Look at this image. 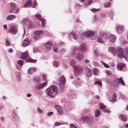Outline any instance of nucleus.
<instances>
[{
  "label": "nucleus",
  "mask_w": 128,
  "mask_h": 128,
  "mask_svg": "<svg viewBox=\"0 0 128 128\" xmlns=\"http://www.w3.org/2000/svg\"><path fill=\"white\" fill-rule=\"evenodd\" d=\"M57 48L56 47L54 46L53 47V51L54 52H57Z\"/></svg>",
  "instance_id": "obj_62"
},
{
  "label": "nucleus",
  "mask_w": 128,
  "mask_h": 128,
  "mask_svg": "<svg viewBox=\"0 0 128 128\" xmlns=\"http://www.w3.org/2000/svg\"><path fill=\"white\" fill-rule=\"evenodd\" d=\"M52 42H48L44 44V45L47 49H49L52 47Z\"/></svg>",
  "instance_id": "obj_20"
},
{
  "label": "nucleus",
  "mask_w": 128,
  "mask_h": 128,
  "mask_svg": "<svg viewBox=\"0 0 128 128\" xmlns=\"http://www.w3.org/2000/svg\"><path fill=\"white\" fill-rule=\"evenodd\" d=\"M27 62H36L37 61L36 60H34L31 58L28 59L26 60Z\"/></svg>",
  "instance_id": "obj_40"
},
{
  "label": "nucleus",
  "mask_w": 128,
  "mask_h": 128,
  "mask_svg": "<svg viewBox=\"0 0 128 128\" xmlns=\"http://www.w3.org/2000/svg\"><path fill=\"white\" fill-rule=\"evenodd\" d=\"M9 5L11 8L10 11H12L14 10L16 7L15 5L13 3H10L9 4Z\"/></svg>",
  "instance_id": "obj_36"
},
{
  "label": "nucleus",
  "mask_w": 128,
  "mask_h": 128,
  "mask_svg": "<svg viewBox=\"0 0 128 128\" xmlns=\"http://www.w3.org/2000/svg\"><path fill=\"white\" fill-rule=\"evenodd\" d=\"M118 56L121 58H125L128 54V48H125L123 50L120 48H118L117 50Z\"/></svg>",
  "instance_id": "obj_4"
},
{
  "label": "nucleus",
  "mask_w": 128,
  "mask_h": 128,
  "mask_svg": "<svg viewBox=\"0 0 128 128\" xmlns=\"http://www.w3.org/2000/svg\"><path fill=\"white\" fill-rule=\"evenodd\" d=\"M72 83L74 84L76 87H78L80 86L82 84V81L80 80V78H78L74 79V80L72 82Z\"/></svg>",
  "instance_id": "obj_9"
},
{
  "label": "nucleus",
  "mask_w": 128,
  "mask_h": 128,
  "mask_svg": "<svg viewBox=\"0 0 128 128\" xmlns=\"http://www.w3.org/2000/svg\"><path fill=\"white\" fill-rule=\"evenodd\" d=\"M16 18V16L13 15H9L6 18L7 19L9 20H12L13 18L15 19Z\"/></svg>",
  "instance_id": "obj_34"
},
{
  "label": "nucleus",
  "mask_w": 128,
  "mask_h": 128,
  "mask_svg": "<svg viewBox=\"0 0 128 128\" xmlns=\"http://www.w3.org/2000/svg\"><path fill=\"white\" fill-rule=\"evenodd\" d=\"M43 34V30H38L36 31L34 33L33 38L35 40H37L40 38V36Z\"/></svg>",
  "instance_id": "obj_10"
},
{
  "label": "nucleus",
  "mask_w": 128,
  "mask_h": 128,
  "mask_svg": "<svg viewBox=\"0 0 128 128\" xmlns=\"http://www.w3.org/2000/svg\"><path fill=\"white\" fill-rule=\"evenodd\" d=\"M36 70L35 68L32 67L29 68L28 70V74H30L34 72Z\"/></svg>",
  "instance_id": "obj_24"
},
{
  "label": "nucleus",
  "mask_w": 128,
  "mask_h": 128,
  "mask_svg": "<svg viewBox=\"0 0 128 128\" xmlns=\"http://www.w3.org/2000/svg\"><path fill=\"white\" fill-rule=\"evenodd\" d=\"M117 50V49L116 50L115 48L113 47H110L108 48V52H111L114 56H115L116 54H118Z\"/></svg>",
  "instance_id": "obj_14"
},
{
  "label": "nucleus",
  "mask_w": 128,
  "mask_h": 128,
  "mask_svg": "<svg viewBox=\"0 0 128 128\" xmlns=\"http://www.w3.org/2000/svg\"><path fill=\"white\" fill-rule=\"evenodd\" d=\"M73 51V52L74 55V56L75 54H76L77 51V48L76 47H74L72 49Z\"/></svg>",
  "instance_id": "obj_43"
},
{
  "label": "nucleus",
  "mask_w": 128,
  "mask_h": 128,
  "mask_svg": "<svg viewBox=\"0 0 128 128\" xmlns=\"http://www.w3.org/2000/svg\"><path fill=\"white\" fill-rule=\"evenodd\" d=\"M28 56L27 51L21 53L20 58L23 60H25Z\"/></svg>",
  "instance_id": "obj_17"
},
{
  "label": "nucleus",
  "mask_w": 128,
  "mask_h": 128,
  "mask_svg": "<svg viewBox=\"0 0 128 128\" xmlns=\"http://www.w3.org/2000/svg\"><path fill=\"white\" fill-rule=\"evenodd\" d=\"M74 56L76 57V59L78 60H81L83 58V54L79 52L77 53L76 54H75Z\"/></svg>",
  "instance_id": "obj_16"
},
{
  "label": "nucleus",
  "mask_w": 128,
  "mask_h": 128,
  "mask_svg": "<svg viewBox=\"0 0 128 128\" xmlns=\"http://www.w3.org/2000/svg\"><path fill=\"white\" fill-rule=\"evenodd\" d=\"M66 51V49L64 48H62L60 49L59 50V52L61 54L64 53Z\"/></svg>",
  "instance_id": "obj_41"
},
{
  "label": "nucleus",
  "mask_w": 128,
  "mask_h": 128,
  "mask_svg": "<svg viewBox=\"0 0 128 128\" xmlns=\"http://www.w3.org/2000/svg\"><path fill=\"white\" fill-rule=\"evenodd\" d=\"M86 45L84 43L81 44L79 48V50L80 52H84L86 50Z\"/></svg>",
  "instance_id": "obj_15"
},
{
  "label": "nucleus",
  "mask_w": 128,
  "mask_h": 128,
  "mask_svg": "<svg viewBox=\"0 0 128 128\" xmlns=\"http://www.w3.org/2000/svg\"><path fill=\"white\" fill-rule=\"evenodd\" d=\"M89 61L88 60L86 59L84 60V63L85 66V70L86 74L88 77H91L92 75V72L90 69L91 66L88 64Z\"/></svg>",
  "instance_id": "obj_5"
},
{
  "label": "nucleus",
  "mask_w": 128,
  "mask_h": 128,
  "mask_svg": "<svg viewBox=\"0 0 128 128\" xmlns=\"http://www.w3.org/2000/svg\"><path fill=\"white\" fill-rule=\"evenodd\" d=\"M30 43V40L27 38H26L24 40L22 45L23 46L25 47L28 45Z\"/></svg>",
  "instance_id": "obj_19"
},
{
  "label": "nucleus",
  "mask_w": 128,
  "mask_h": 128,
  "mask_svg": "<svg viewBox=\"0 0 128 128\" xmlns=\"http://www.w3.org/2000/svg\"><path fill=\"white\" fill-rule=\"evenodd\" d=\"M17 27L16 26L12 25L10 26L7 32L13 34H16L17 32Z\"/></svg>",
  "instance_id": "obj_8"
},
{
  "label": "nucleus",
  "mask_w": 128,
  "mask_h": 128,
  "mask_svg": "<svg viewBox=\"0 0 128 128\" xmlns=\"http://www.w3.org/2000/svg\"><path fill=\"white\" fill-rule=\"evenodd\" d=\"M12 117L16 121H18L19 120V117L16 114V113L15 111H12Z\"/></svg>",
  "instance_id": "obj_21"
},
{
  "label": "nucleus",
  "mask_w": 128,
  "mask_h": 128,
  "mask_svg": "<svg viewBox=\"0 0 128 128\" xmlns=\"http://www.w3.org/2000/svg\"><path fill=\"white\" fill-rule=\"evenodd\" d=\"M111 6L110 2H105L104 4V6L105 8H108Z\"/></svg>",
  "instance_id": "obj_39"
},
{
  "label": "nucleus",
  "mask_w": 128,
  "mask_h": 128,
  "mask_svg": "<svg viewBox=\"0 0 128 128\" xmlns=\"http://www.w3.org/2000/svg\"><path fill=\"white\" fill-rule=\"evenodd\" d=\"M62 124L61 123L58 122H55L54 123V126H58L61 124Z\"/></svg>",
  "instance_id": "obj_52"
},
{
  "label": "nucleus",
  "mask_w": 128,
  "mask_h": 128,
  "mask_svg": "<svg viewBox=\"0 0 128 128\" xmlns=\"http://www.w3.org/2000/svg\"><path fill=\"white\" fill-rule=\"evenodd\" d=\"M119 118L121 120L124 122H126V116L123 114H121Z\"/></svg>",
  "instance_id": "obj_27"
},
{
  "label": "nucleus",
  "mask_w": 128,
  "mask_h": 128,
  "mask_svg": "<svg viewBox=\"0 0 128 128\" xmlns=\"http://www.w3.org/2000/svg\"><path fill=\"white\" fill-rule=\"evenodd\" d=\"M36 18L38 20H40L41 23V26L42 27L44 26L45 25V20L41 18V15L39 14H37L35 15Z\"/></svg>",
  "instance_id": "obj_12"
},
{
  "label": "nucleus",
  "mask_w": 128,
  "mask_h": 128,
  "mask_svg": "<svg viewBox=\"0 0 128 128\" xmlns=\"http://www.w3.org/2000/svg\"><path fill=\"white\" fill-rule=\"evenodd\" d=\"M56 108L58 110V112L59 114H61L62 112V108L60 106L58 105H56Z\"/></svg>",
  "instance_id": "obj_30"
},
{
  "label": "nucleus",
  "mask_w": 128,
  "mask_h": 128,
  "mask_svg": "<svg viewBox=\"0 0 128 128\" xmlns=\"http://www.w3.org/2000/svg\"><path fill=\"white\" fill-rule=\"evenodd\" d=\"M76 32L75 31L71 32L70 34V35L72 36V38L75 40H77V37L76 35Z\"/></svg>",
  "instance_id": "obj_26"
},
{
  "label": "nucleus",
  "mask_w": 128,
  "mask_h": 128,
  "mask_svg": "<svg viewBox=\"0 0 128 128\" xmlns=\"http://www.w3.org/2000/svg\"><path fill=\"white\" fill-rule=\"evenodd\" d=\"M111 66L112 67H114L115 66V64L114 62H112L110 64Z\"/></svg>",
  "instance_id": "obj_61"
},
{
  "label": "nucleus",
  "mask_w": 128,
  "mask_h": 128,
  "mask_svg": "<svg viewBox=\"0 0 128 128\" xmlns=\"http://www.w3.org/2000/svg\"><path fill=\"white\" fill-rule=\"evenodd\" d=\"M37 4V3L36 2V0H34L33 3L32 4V7L33 8H35L36 7V5Z\"/></svg>",
  "instance_id": "obj_51"
},
{
  "label": "nucleus",
  "mask_w": 128,
  "mask_h": 128,
  "mask_svg": "<svg viewBox=\"0 0 128 128\" xmlns=\"http://www.w3.org/2000/svg\"><path fill=\"white\" fill-rule=\"evenodd\" d=\"M34 92L38 95H39L40 94V91L39 90H35L34 91Z\"/></svg>",
  "instance_id": "obj_59"
},
{
  "label": "nucleus",
  "mask_w": 128,
  "mask_h": 128,
  "mask_svg": "<svg viewBox=\"0 0 128 128\" xmlns=\"http://www.w3.org/2000/svg\"><path fill=\"white\" fill-rule=\"evenodd\" d=\"M99 8H92L91 9V10L94 12H98L99 11Z\"/></svg>",
  "instance_id": "obj_45"
},
{
  "label": "nucleus",
  "mask_w": 128,
  "mask_h": 128,
  "mask_svg": "<svg viewBox=\"0 0 128 128\" xmlns=\"http://www.w3.org/2000/svg\"><path fill=\"white\" fill-rule=\"evenodd\" d=\"M84 36L92 40H95L97 38L96 33L95 32L91 30H88L82 34Z\"/></svg>",
  "instance_id": "obj_3"
},
{
  "label": "nucleus",
  "mask_w": 128,
  "mask_h": 128,
  "mask_svg": "<svg viewBox=\"0 0 128 128\" xmlns=\"http://www.w3.org/2000/svg\"><path fill=\"white\" fill-rule=\"evenodd\" d=\"M104 40L102 39V38L100 37V36H99L97 39V41L98 42L101 43H102L103 42V40Z\"/></svg>",
  "instance_id": "obj_37"
},
{
  "label": "nucleus",
  "mask_w": 128,
  "mask_h": 128,
  "mask_svg": "<svg viewBox=\"0 0 128 128\" xmlns=\"http://www.w3.org/2000/svg\"><path fill=\"white\" fill-rule=\"evenodd\" d=\"M101 62L103 64L104 66L106 68H108L110 66L108 64L104 63L102 61H101Z\"/></svg>",
  "instance_id": "obj_42"
},
{
  "label": "nucleus",
  "mask_w": 128,
  "mask_h": 128,
  "mask_svg": "<svg viewBox=\"0 0 128 128\" xmlns=\"http://www.w3.org/2000/svg\"><path fill=\"white\" fill-rule=\"evenodd\" d=\"M92 2V0H86L84 2V5L88 6L91 4Z\"/></svg>",
  "instance_id": "obj_29"
},
{
  "label": "nucleus",
  "mask_w": 128,
  "mask_h": 128,
  "mask_svg": "<svg viewBox=\"0 0 128 128\" xmlns=\"http://www.w3.org/2000/svg\"><path fill=\"white\" fill-rule=\"evenodd\" d=\"M94 52L95 54V56L97 57L98 55V50L95 49L94 50Z\"/></svg>",
  "instance_id": "obj_46"
},
{
  "label": "nucleus",
  "mask_w": 128,
  "mask_h": 128,
  "mask_svg": "<svg viewBox=\"0 0 128 128\" xmlns=\"http://www.w3.org/2000/svg\"><path fill=\"white\" fill-rule=\"evenodd\" d=\"M8 51L9 52L11 53L13 52V49L12 48H10L8 50Z\"/></svg>",
  "instance_id": "obj_64"
},
{
  "label": "nucleus",
  "mask_w": 128,
  "mask_h": 128,
  "mask_svg": "<svg viewBox=\"0 0 128 128\" xmlns=\"http://www.w3.org/2000/svg\"><path fill=\"white\" fill-rule=\"evenodd\" d=\"M76 61L72 60L70 62V64L72 65L74 69V74L75 76H78L82 74V71L83 69L82 66L79 65H74Z\"/></svg>",
  "instance_id": "obj_1"
},
{
  "label": "nucleus",
  "mask_w": 128,
  "mask_h": 128,
  "mask_svg": "<svg viewBox=\"0 0 128 128\" xmlns=\"http://www.w3.org/2000/svg\"><path fill=\"white\" fill-rule=\"evenodd\" d=\"M118 81L119 84H121L122 86H124L125 85V84L122 80V78H118Z\"/></svg>",
  "instance_id": "obj_33"
},
{
  "label": "nucleus",
  "mask_w": 128,
  "mask_h": 128,
  "mask_svg": "<svg viewBox=\"0 0 128 128\" xmlns=\"http://www.w3.org/2000/svg\"><path fill=\"white\" fill-rule=\"evenodd\" d=\"M32 1L31 0H28V2L24 6V8H28L30 7L32 5Z\"/></svg>",
  "instance_id": "obj_25"
},
{
  "label": "nucleus",
  "mask_w": 128,
  "mask_h": 128,
  "mask_svg": "<svg viewBox=\"0 0 128 128\" xmlns=\"http://www.w3.org/2000/svg\"><path fill=\"white\" fill-rule=\"evenodd\" d=\"M64 44V43L62 41H60L58 44L60 46H62Z\"/></svg>",
  "instance_id": "obj_55"
},
{
  "label": "nucleus",
  "mask_w": 128,
  "mask_h": 128,
  "mask_svg": "<svg viewBox=\"0 0 128 128\" xmlns=\"http://www.w3.org/2000/svg\"><path fill=\"white\" fill-rule=\"evenodd\" d=\"M94 65L95 66L99 67V65L98 63H97L94 62L93 63Z\"/></svg>",
  "instance_id": "obj_58"
},
{
  "label": "nucleus",
  "mask_w": 128,
  "mask_h": 128,
  "mask_svg": "<svg viewBox=\"0 0 128 128\" xmlns=\"http://www.w3.org/2000/svg\"><path fill=\"white\" fill-rule=\"evenodd\" d=\"M70 128H76V126L72 124H70Z\"/></svg>",
  "instance_id": "obj_56"
},
{
  "label": "nucleus",
  "mask_w": 128,
  "mask_h": 128,
  "mask_svg": "<svg viewBox=\"0 0 128 128\" xmlns=\"http://www.w3.org/2000/svg\"><path fill=\"white\" fill-rule=\"evenodd\" d=\"M53 112H49L47 113V116H50L53 114Z\"/></svg>",
  "instance_id": "obj_57"
},
{
  "label": "nucleus",
  "mask_w": 128,
  "mask_h": 128,
  "mask_svg": "<svg viewBox=\"0 0 128 128\" xmlns=\"http://www.w3.org/2000/svg\"><path fill=\"white\" fill-rule=\"evenodd\" d=\"M93 74L97 76L98 74V69L96 68H94L93 69Z\"/></svg>",
  "instance_id": "obj_35"
},
{
  "label": "nucleus",
  "mask_w": 128,
  "mask_h": 128,
  "mask_svg": "<svg viewBox=\"0 0 128 128\" xmlns=\"http://www.w3.org/2000/svg\"><path fill=\"white\" fill-rule=\"evenodd\" d=\"M15 74L17 80L19 81L20 79V72H15Z\"/></svg>",
  "instance_id": "obj_28"
},
{
  "label": "nucleus",
  "mask_w": 128,
  "mask_h": 128,
  "mask_svg": "<svg viewBox=\"0 0 128 128\" xmlns=\"http://www.w3.org/2000/svg\"><path fill=\"white\" fill-rule=\"evenodd\" d=\"M100 111L98 109H96L95 112V116L96 117H98L100 116Z\"/></svg>",
  "instance_id": "obj_32"
},
{
  "label": "nucleus",
  "mask_w": 128,
  "mask_h": 128,
  "mask_svg": "<svg viewBox=\"0 0 128 128\" xmlns=\"http://www.w3.org/2000/svg\"><path fill=\"white\" fill-rule=\"evenodd\" d=\"M108 39L110 42L114 43L116 40V37L114 35L111 34L110 35L109 37H108Z\"/></svg>",
  "instance_id": "obj_18"
},
{
  "label": "nucleus",
  "mask_w": 128,
  "mask_h": 128,
  "mask_svg": "<svg viewBox=\"0 0 128 128\" xmlns=\"http://www.w3.org/2000/svg\"><path fill=\"white\" fill-rule=\"evenodd\" d=\"M74 94H67V96L68 99H72L74 97Z\"/></svg>",
  "instance_id": "obj_38"
},
{
  "label": "nucleus",
  "mask_w": 128,
  "mask_h": 128,
  "mask_svg": "<svg viewBox=\"0 0 128 128\" xmlns=\"http://www.w3.org/2000/svg\"><path fill=\"white\" fill-rule=\"evenodd\" d=\"M95 84H98V85L100 86H101L102 85V83L100 82L99 81H95Z\"/></svg>",
  "instance_id": "obj_54"
},
{
  "label": "nucleus",
  "mask_w": 128,
  "mask_h": 128,
  "mask_svg": "<svg viewBox=\"0 0 128 128\" xmlns=\"http://www.w3.org/2000/svg\"><path fill=\"white\" fill-rule=\"evenodd\" d=\"M46 84V82H44L41 84H36L34 88L36 89L40 90L42 89L45 86Z\"/></svg>",
  "instance_id": "obj_13"
},
{
  "label": "nucleus",
  "mask_w": 128,
  "mask_h": 128,
  "mask_svg": "<svg viewBox=\"0 0 128 128\" xmlns=\"http://www.w3.org/2000/svg\"><path fill=\"white\" fill-rule=\"evenodd\" d=\"M116 30L118 32L120 33L124 30V28L122 26L118 25L116 26Z\"/></svg>",
  "instance_id": "obj_23"
},
{
  "label": "nucleus",
  "mask_w": 128,
  "mask_h": 128,
  "mask_svg": "<svg viewBox=\"0 0 128 128\" xmlns=\"http://www.w3.org/2000/svg\"><path fill=\"white\" fill-rule=\"evenodd\" d=\"M58 63L56 62H54L53 63V65L54 66L56 67L58 65Z\"/></svg>",
  "instance_id": "obj_53"
},
{
  "label": "nucleus",
  "mask_w": 128,
  "mask_h": 128,
  "mask_svg": "<svg viewBox=\"0 0 128 128\" xmlns=\"http://www.w3.org/2000/svg\"><path fill=\"white\" fill-rule=\"evenodd\" d=\"M124 66V64L123 63H120L117 65V66L118 68L120 70H122Z\"/></svg>",
  "instance_id": "obj_31"
},
{
  "label": "nucleus",
  "mask_w": 128,
  "mask_h": 128,
  "mask_svg": "<svg viewBox=\"0 0 128 128\" xmlns=\"http://www.w3.org/2000/svg\"><path fill=\"white\" fill-rule=\"evenodd\" d=\"M100 17L103 18H104L106 17V15L105 13H102L100 14Z\"/></svg>",
  "instance_id": "obj_47"
},
{
  "label": "nucleus",
  "mask_w": 128,
  "mask_h": 128,
  "mask_svg": "<svg viewBox=\"0 0 128 128\" xmlns=\"http://www.w3.org/2000/svg\"><path fill=\"white\" fill-rule=\"evenodd\" d=\"M58 81L59 84L62 85L59 88L60 90L62 92L64 88V86L63 85L65 84H66V79L63 76H61L59 78Z\"/></svg>",
  "instance_id": "obj_7"
},
{
  "label": "nucleus",
  "mask_w": 128,
  "mask_h": 128,
  "mask_svg": "<svg viewBox=\"0 0 128 128\" xmlns=\"http://www.w3.org/2000/svg\"><path fill=\"white\" fill-rule=\"evenodd\" d=\"M100 35L102 39L104 40H107L108 38V34L105 31L100 30Z\"/></svg>",
  "instance_id": "obj_11"
},
{
  "label": "nucleus",
  "mask_w": 128,
  "mask_h": 128,
  "mask_svg": "<svg viewBox=\"0 0 128 128\" xmlns=\"http://www.w3.org/2000/svg\"><path fill=\"white\" fill-rule=\"evenodd\" d=\"M106 74L108 76H110L112 74V72L110 71L109 70H107L106 71Z\"/></svg>",
  "instance_id": "obj_50"
},
{
  "label": "nucleus",
  "mask_w": 128,
  "mask_h": 128,
  "mask_svg": "<svg viewBox=\"0 0 128 128\" xmlns=\"http://www.w3.org/2000/svg\"><path fill=\"white\" fill-rule=\"evenodd\" d=\"M99 105L100 106V109H102L105 108V106L102 103H100Z\"/></svg>",
  "instance_id": "obj_44"
},
{
  "label": "nucleus",
  "mask_w": 128,
  "mask_h": 128,
  "mask_svg": "<svg viewBox=\"0 0 128 128\" xmlns=\"http://www.w3.org/2000/svg\"><path fill=\"white\" fill-rule=\"evenodd\" d=\"M46 92L48 96L54 97L57 94L58 91L57 86L52 85L48 88L46 90Z\"/></svg>",
  "instance_id": "obj_2"
},
{
  "label": "nucleus",
  "mask_w": 128,
  "mask_h": 128,
  "mask_svg": "<svg viewBox=\"0 0 128 128\" xmlns=\"http://www.w3.org/2000/svg\"><path fill=\"white\" fill-rule=\"evenodd\" d=\"M81 119L83 121V123L84 124H90L94 120L93 118L91 116H84L82 117Z\"/></svg>",
  "instance_id": "obj_6"
},
{
  "label": "nucleus",
  "mask_w": 128,
  "mask_h": 128,
  "mask_svg": "<svg viewBox=\"0 0 128 128\" xmlns=\"http://www.w3.org/2000/svg\"><path fill=\"white\" fill-rule=\"evenodd\" d=\"M23 63V61L22 60H18L17 62L16 66L17 68L18 69H20V68L22 65Z\"/></svg>",
  "instance_id": "obj_22"
},
{
  "label": "nucleus",
  "mask_w": 128,
  "mask_h": 128,
  "mask_svg": "<svg viewBox=\"0 0 128 128\" xmlns=\"http://www.w3.org/2000/svg\"><path fill=\"white\" fill-rule=\"evenodd\" d=\"M42 80L44 81H45V82H46V75L44 74H43L42 75Z\"/></svg>",
  "instance_id": "obj_48"
},
{
  "label": "nucleus",
  "mask_w": 128,
  "mask_h": 128,
  "mask_svg": "<svg viewBox=\"0 0 128 128\" xmlns=\"http://www.w3.org/2000/svg\"><path fill=\"white\" fill-rule=\"evenodd\" d=\"M6 44L7 46H9L10 45V44L8 40L7 39H6Z\"/></svg>",
  "instance_id": "obj_60"
},
{
  "label": "nucleus",
  "mask_w": 128,
  "mask_h": 128,
  "mask_svg": "<svg viewBox=\"0 0 128 128\" xmlns=\"http://www.w3.org/2000/svg\"><path fill=\"white\" fill-rule=\"evenodd\" d=\"M113 15V14L112 13H111L110 14V18L111 20H113L112 17Z\"/></svg>",
  "instance_id": "obj_63"
},
{
  "label": "nucleus",
  "mask_w": 128,
  "mask_h": 128,
  "mask_svg": "<svg viewBox=\"0 0 128 128\" xmlns=\"http://www.w3.org/2000/svg\"><path fill=\"white\" fill-rule=\"evenodd\" d=\"M37 110L38 112L40 113H42L43 112V111L39 107L37 108Z\"/></svg>",
  "instance_id": "obj_49"
}]
</instances>
